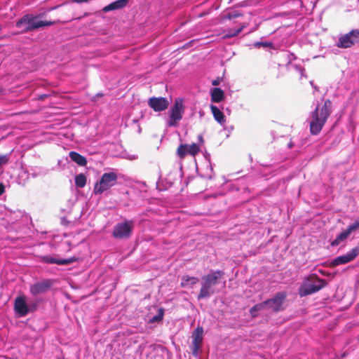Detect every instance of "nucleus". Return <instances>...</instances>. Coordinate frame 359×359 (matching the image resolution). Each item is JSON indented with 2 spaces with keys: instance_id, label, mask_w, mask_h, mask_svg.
Segmentation results:
<instances>
[{
  "instance_id": "f03ea898",
  "label": "nucleus",
  "mask_w": 359,
  "mask_h": 359,
  "mask_svg": "<svg viewBox=\"0 0 359 359\" xmlns=\"http://www.w3.org/2000/svg\"><path fill=\"white\" fill-rule=\"evenodd\" d=\"M224 272L221 270L211 271L207 275L202 277V283L198 299H205L214 294V287L217 285L219 280L224 278Z\"/></svg>"
},
{
  "instance_id": "7c9ffc66",
  "label": "nucleus",
  "mask_w": 359,
  "mask_h": 359,
  "mask_svg": "<svg viewBox=\"0 0 359 359\" xmlns=\"http://www.w3.org/2000/svg\"><path fill=\"white\" fill-rule=\"evenodd\" d=\"M71 1L72 3H78V4H81V3L86 2V0H71Z\"/></svg>"
},
{
  "instance_id": "9b49d317",
  "label": "nucleus",
  "mask_w": 359,
  "mask_h": 359,
  "mask_svg": "<svg viewBox=\"0 0 359 359\" xmlns=\"http://www.w3.org/2000/svg\"><path fill=\"white\" fill-rule=\"evenodd\" d=\"M203 329L202 327L198 326L192 332L191 339H192V354L195 357H198L199 355V351L201 348L203 344Z\"/></svg>"
},
{
  "instance_id": "2f4dec72",
  "label": "nucleus",
  "mask_w": 359,
  "mask_h": 359,
  "mask_svg": "<svg viewBox=\"0 0 359 359\" xmlns=\"http://www.w3.org/2000/svg\"><path fill=\"white\" fill-rule=\"evenodd\" d=\"M161 319L162 318V316L161 317H159V316H155L154 317V318L152 319V322H154L155 320H157L158 319Z\"/></svg>"
},
{
  "instance_id": "6e6552de",
  "label": "nucleus",
  "mask_w": 359,
  "mask_h": 359,
  "mask_svg": "<svg viewBox=\"0 0 359 359\" xmlns=\"http://www.w3.org/2000/svg\"><path fill=\"white\" fill-rule=\"evenodd\" d=\"M359 42V29H352L347 34L341 36L337 42V47L348 48Z\"/></svg>"
},
{
  "instance_id": "412c9836",
  "label": "nucleus",
  "mask_w": 359,
  "mask_h": 359,
  "mask_svg": "<svg viewBox=\"0 0 359 359\" xmlns=\"http://www.w3.org/2000/svg\"><path fill=\"white\" fill-rule=\"evenodd\" d=\"M224 99V93L219 88H215L211 92V101L212 102H220Z\"/></svg>"
},
{
  "instance_id": "6ab92c4d",
  "label": "nucleus",
  "mask_w": 359,
  "mask_h": 359,
  "mask_svg": "<svg viewBox=\"0 0 359 359\" xmlns=\"http://www.w3.org/2000/svg\"><path fill=\"white\" fill-rule=\"evenodd\" d=\"M210 109L214 116V118L221 125L224 124L226 122L225 116L224 113L215 105H211Z\"/></svg>"
},
{
  "instance_id": "423d86ee",
  "label": "nucleus",
  "mask_w": 359,
  "mask_h": 359,
  "mask_svg": "<svg viewBox=\"0 0 359 359\" xmlns=\"http://www.w3.org/2000/svg\"><path fill=\"white\" fill-rule=\"evenodd\" d=\"M184 112L183 100L177 98L175 100L174 104L169 110V118L168 126L170 127L177 126L178 122L182 120Z\"/></svg>"
},
{
  "instance_id": "cd10ccee",
  "label": "nucleus",
  "mask_w": 359,
  "mask_h": 359,
  "mask_svg": "<svg viewBox=\"0 0 359 359\" xmlns=\"http://www.w3.org/2000/svg\"><path fill=\"white\" fill-rule=\"evenodd\" d=\"M240 16H242V14H241L238 12H233V13H228L226 15V18L229 20H231L232 18H238Z\"/></svg>"
},
{
  "instance_id": "bb28decb",
  "label": "nucleus",
  "mask_w": 359,
  "mask_h": 359,
  "mask_svg": "<svg viewBox=\"0 0 359 359\" xmlns=\"http://www.w3.org/2000/svg\"><path fill=\"white\" fill-rule=\"evenodd\" d=\"M347 229L351 233L356 231L358 229H359V218L355 219L353 223L350 224Z\"/></svg>"
},
{
  "instance_id": "dca6fc26",
  "label": "nucleus",
  "mask_w": 359,
  "mask_h": 359,
  "mask_svg": "<svg viewBox=\"0 0 359 359\" xmlns=\"http://www.w3.org/2000/svg\"><path fill=\"white\" fill-rule=\"evenodd\" d=\"M14 309H15V312L20 316H25L29 312V310L28 306L25 302V299L22 297H18L15 299Z\"/></svg>"
},
{
  "instance_id": "20e7f679",
  "label": "nucleus",
  "mask_w": 359,
  "mask_h": 359,
  "mask_svg": "<svg viewBox=\"0 0 359 359\" xmlns=\"http://www.w3.org/2000/svg\"><path fill=\"white\" fill-rule=\"evenodd\" d=\"M327 285L324 279L320 278L316 274L312 273L308 276L299 288L300 297H306L318 292Z\"/></svg>"
},
{
  "instance_id": "f3484780",
  "label": "nucleus",
  "mask_w": 359,
  "mask_h": 359,
  "mask_svg": "<svg viewBox=\"0 0 359 359\" xmlns=\"http://www.w3.org/2000/svg\"><path fill=\"white\" fill-rule=\"evenodd\" d=\"M128 2H129L128 0L115 1L109 4V5L104 6L102 8V11L104 13H107L111 11L123 8L128 5Z\"/></svg>"
},
{
  "instance_id": "ddd939ff",
  "label": "nucleus",
  "mask_w": 359,
  "mask_h": 359,
  "mask_svg": "<svg viewBox=\"0 0 359 359\" xmlns=\"http://www.w3.org/2000/svg\"><path fill=\"white\" fill-rule=\"evenodd\" d=\"M41 262L46 264H56L58 265H68L79 260L77 257H72L68 259H55L50 255L39 256Z\"/></svg>"
},
{
  "instance_id": "39448f33",
  "label": "nucleus",
  "mask_w": 359,
  "mask_h": 359,
  "mask_svg": "<svg viewBox=\"0 0 359 359\" xmlns=\"http://www.w3.org/2000/svg\"><path fill=\"white\" fill-rule=\"evenodd\" d=\"M117 178V175L113 172L104 173L100 181L95 184L93 193L95 195L102 194L116 184Z\"/></svg>"
},
{
  "instance_id": "393cba45",
  "label": "nucleus",
  "mask_w": 359,
  "mask_h": 359,
  "mask_svg": "<svg viewBox=\"0 0 359 359\" xmlns=\"http://www.w3.org/2000/svg\"><path fill=\"white\" fill-rule=\"evenodd\" d=\"M244 27L245 26L243 25V26H241L240 28H238L237 29H230V30H229L227 34H226V35L224 36V37L225 38H231V37H233V36H237L240 32H241V31L243 30Z\"/></svg>"
},
{
  "instance_id": "c85d7f7f",
  "label": "nucleus",
  "mask_w": 359,
  "mask_h": 359,
  "mask_svg": "<svg viewBox=\"0 0 359 359\" xmlns=\"http://www.w3.org/2000/svg\"><path fill=\"white\" fill-rule=\"evenodd\" d=\"M219 83H220V79L219 77L217 78L216 79H214L212 81V85L215 86H217L219 85Z\"/></svg>"
},
{
  "instance_id": "f8f14e48",
  "label": "nucleus",
  "mask_w": 359,
  "mask_h": 359,
  "mask_svg": "<svg viewBox=\"0 0 359 359\" xmlns=\"http://www.w3.org/2000/svg\"><path fill=\"white\" fill-rule=\"evenodd\" d=\"M359 255V248L356 247L353 248L346 255L337 257L334 259L331 263L330 266L332 267H335L340 264H345L351 261H353L358 255Z\"/></svg>"
},
{
  "instance_id": "5701e85b",
  "label": "nucleus",
  "mask_w": 359,
  "mask_h": 359,
  "mask_svg": "<svg viewBox=\"0 0 359 359\" xmlns=\"http://www.w3.org/2000/svg\"><path fill=\"white\" fill-rule=\"evenodd\" d=\"M86 177L83 173L79 174L75 177V184L77 187H84L86 184Z\"/></svg>"
},
{
  "instance_id": "2eb2a0df",
  "label": "nucleus",
  "mask_w": 359,
  "mask_h": 359,
  "mask_svg": "<svg viewBox=\"0 0 359 359\" xmlns=\"http://www.w3.org/2000/svg\"><path fill=\"white\" fill-rule=\"evenodd\" d=\"M53 281L49 279L43 280L38 282L30 287V292L34 296L46 292L52 286Z\"/></svg>"
},
{
  "instance_id": "b1692460",
  "label": "nucleus",
  "mask_w": 359,
  "mask_h": 359,
  "mask_svg": "<svg viewBox=\"0 0 359 359\" xmlns=\"http://www.w3.org/2000/svg\"><path fill=\"white\" fill-rule=\"evenodd\" d=\"M264 309H266V306L264 304V302H263L262 303H259V304H257L255 306H253L250 309V314H251V316L252 317H255L256 316V314H255L256 312H257L259 311H261V310H263Z\"/></svg>"
},
{
  "instance_id": "1a4fd4ad",
  "label": "nucleus",
  "mask_w": 359,
  "mask_h": 359,
  "mask_svg": "<svg viewBox=\"0 0 359 359\" xmlns=\"http://www.w3.org/2000/svg\"><path fill=\"white\" fill-rule=\"evenodd\" d=\"M286 297L287 294L285 292L276 293L273 298L264 301L266 309H271L275 313L283 310V304Z\"/></svg>"
},
{
  "instance_id": "473e14b6",
  "label": "nucleus",
  "mask_w": 359,
  "mask_h": 359,
  "mask_svg": "<svg viewBox=\"0 0 359 359\" xmlns=\"http://www.w3.org/2000/svg\"><path fill=\"white\" fill-rule=\"evenodd\" d=\"M263 46L264 47H269L271 43H262Z\"/></svg>"
},
{
  "instance_id": "7ed1b4c3",
  "label": "nucleus",
  "mask_w": 359,
  "mask_h": 359,
  "mask_svg": "<svg viewBox=\"0 0 359 359\" xmlns=\"http://www.w3.org/2000/svg\"><path fill=\"white\" fill-rule=\"evenodd\" d=\"M40 15L26 14L16 22V27L22 29L23 33H27L39 28L51 26L55 23V21L41 20Z\"/></svg>"
},
{
  "instance_id": "c756f323",
  "label": "nucleus",
  "mask_w": 359,
  "mask_h": 359,
  "mask_svg": "<svg viewBox=\"0 0 359 359\" xmlns=\"http://www.w3.org/2000/svg\"><path fill=\"white\" fill-rule=\"evenodd\" d=\"M5 191V187L2 183H0V196L2 195Z\"/></svg>"
},
{
  "instance_id": "aec40b11",
  "label": "nucleus",
  "mask_w": 359,
  "mask_h": 359,
  "mask_svg": "<svg viewBox=\"0 0 359 359\" xmlns=\"http://www.w3.org/2000/svg\"><path fill=\"white\" fill-rule=\"evenodd\" d=\"M69 158L72 161L76 163L79 166H86L87 164V160L86 157L81 155L76 151H70L69 154Z\"/></svg>"
},
{
  "instance_id": "a878e982",
  "label": "nucleus",
  "mask_w": 359,
  "mask_h": 359,
  "mask_svg": "<svg viewBox=\"0 0 359 359\" xmlns=\"http://www.w3.org/2000/svg\"><path fill=\"white\" fill-rule=\"evenodd\" d=\"M10 154H0V167L7 164L10 161Z\"/></svg>"
},
{
  "instance_id": "9d476101",
  "label": "nucleus",
  "mask_w": 359,
  "mask_h": 359,
  "mask_svg": "<svg viewBox=\"0 0 359 359\" xmlns=\"http://www.w3.org/2000/svg\"><path fill=\"white\" fill-rule=\"evenodd\" d=\"M200 151V147L196 143L191 144H181L177 147L176 154L180 159H184L187 154L196 156Z\"/></svg>"
},
{
  "instance_id": "f704fd0d",
  "label": "nucleus",
  "mask_w": 359,
  "mask_h": 359,
  "mask_svg": "<svg viewBox=\"0 0 359 359\" xmlns=\"http://www.w3.org/2000/svg\"><path fill=\"white\" fill-rule=\"evenodd\" d=\"M87 15H88V13H84V16H87Z\"/></svg>"
},
{
  "instance_id": "f257e3e1",
  "label": "nucleus",
  "mask_w": 359,
  "mask_h": 359,
  "mask_svg": "<svg viewBox=\"0 0 359 359\" xmlns=\"http://www.w3.org/2000/svg\"><path fill=\"white\" fill-rule=\"evenodd\" d=\"M332 111V104L329 99L316 105L310 115L309 130L311 135H317L321 132Z\"/></svg>"
},
{
  "instance_id": "4468645a",
  "label": "nucleus",
  "mask_w": 359,
  "mask_h": 359,
  "mask_svg": "<svg viewBox=\"0 0 359 359\" xmlns=\"http://www.w3.org/2000/svg\"><path fill=\"white\" fill-rule=\"evenodd\" d=\"M148 105L154 111H162L166 109L169 106V102L165 97H152L148 100Z\"/></svg>"
},
{
  "instance_id": "0eeeda50",
  "label": "nucleus",
  "mask_w": 359,
  "mask_h": 359,
  "mask_svg": "<svg viewBox=\"0 0 359 359\" xmlns=\"http://www.w3.org/2000/svg\"><path fill=\"white\" fill-rule=\"evenodd\" d=\"M133 226V221H125L124 222L118 223L114 227L112 236L118 239L128 238L131 236Z\"/></svg>"
},
{
  "instance_id": "a211bd4d",
  "label": "nucleus",
  "mask_w": 359,
  "mask_h": 359,
  "mask_svg": "<svg viewBox=\"0 0 359 359\" xmlns=\"http://www.w3.org/2000/svg\"><path fill=\"white\" fill-rule=\"evenodd\" d=\"M199 279L197 277L190 276L188 275L182 277L181 287L184 288H191L198 283Z\"/></svg>"
},
{
  "instance_id": "4be33fe9",
  "label": "nucleus",
  "mask_w": 359,
  "mask_h": 359,
  "mask_svg": "<svg viewBox=\"0 0 359 359\" xmlns=\"http://www.w3.org/2000/svg\"><path fill=\"white\" fill-rule=\"evenodd\" d=\"M351 233L348 229L341 232L337 238L331 243L332 246L339 245L343 241L346 240Z\"/></svg>"
},
{
  "instance_id": "72a5a7b5",
  "label": "nucleus",
  "mask_w": 359,
  "mask_h": 359,
  "mask_svg": "<svg viewBox=\"0 0 359 359\" xmlns=\"http://www.w3.org/2000/svg\"><path fill=\"white\" fill-rule=\"evenodd\" d=\"M198 140H200V142H201V144L203 143V136L201 135L198 136Z\"/></svg>"
}]
</instances>
